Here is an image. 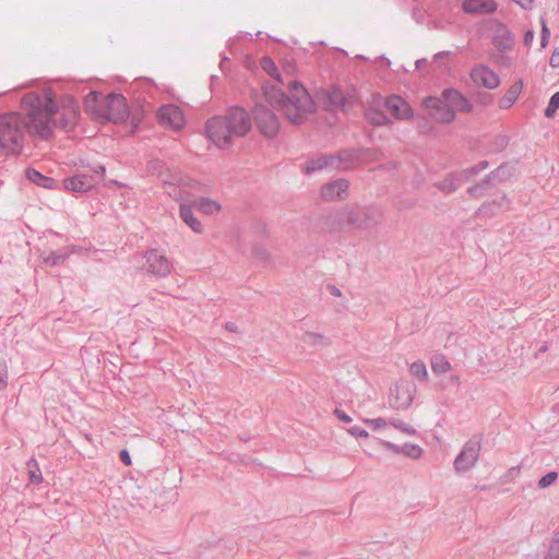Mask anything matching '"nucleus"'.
<instances>
[{
  "mask_svg": "<svg viewBox=\"0 0 559 559\" xmlns=\"http://www.w3.org/2000/svg\"><path fill=\"white\" fill-rule=\"evenodd\" d=\"M288 90L289 98L275 84L265 83L262 86L263 97L267 104L283 110L292 123H302L313 112L314 103L307 90L298 82H292L288 85Z\"/></svg>",
  "mask_w": 559,
  "mask_h": 559,
  "instance_id": "nucleus-2",
  "label": "nucleus"
},
{
  "mask_svg": "<svg viewBox=\"0 0 559 559\" xmlns=\"http://www.w3.org/2000/svg\"><path fill=\"white\" fill-rule=\"evenodd\" d=\"M7 368L5 366L0 367V390L7 385Z\"/></svg>",
  "mask_w": 559,
  "mask_h": 559,
  "instance_id": "nucleus-40",
  "label": "nucleus"
},
{
  "mask_svg": "<svg viewBox=\"0 0 559 559\" xmlns=\"http://www.w3.org/2000/svg\"><path fill=\"white\" fill-rule=\"evenodd\" d=\"M384 103L386 111L395 119H407L413 115L411 106L400 96L393 95L384 98Z\"/></svg>",
  "mask_w": 559,
  "mask_h": 559,
  "instance_id": "nucleus-15",
  "label": "nucleus"
},
{
  "mask_svg": "<svg viewBox=\"0 0 559 559\" xmlns=\"http://www.w3.org/2000/svg\"><path fill=\"white\" fill-rule=\"evenodd\" d=\"M27 177L36 185L47 189H56L58 186V182L55 179L45 177L36 170H28Z\"/></svg>",
  "mask_w": 559,
  "mask_h": 559,
  "instance_id": "nucleus-23",
  "label": "nucleus"
},
{
  "mask_svg": "<svg viewBox=\"0 0 559 559\" xmlns=\"http://www.w3.org/2000/svg\"><path fill=\"white\" fill-rule=\"evenodd\" d=\"M23 114L11 111L0 115V148L8 154L22 152L25 134L48 139L52 133V115L56 111L52 92H31L21 99Z\"/></svg>",
  "mask_w": 559,
  "mask_h": 559,
  "instance_id": "nucleus-1",
  "label": "nucleus"
},
{
  "mask_svg": "<svg viewBox=\"0 0 559 559\" xmlns=\"http://www.w3.org/2000/svg\"><path fill=\"white\" fill-rule=\"evenodd\" d=\"M143 270L157 278L168 276L173 271V263L165 252L151 249L144 254Z\"/></svg>",
  "mask_w": 559,
  "mask_h": 559,
  "instance_id": "nucleus-7",
  "label": "nucleus"
},
{
  "mask_svg": "<svg viewBox=\"0 0 559 559\" xmlns=\"http://www.w3.org/2000/svg\"><path fill=\"white\" fill-rule=\"evenodd\" d=\"M52 96L53 103L57 107L56 111L52 115V129L56 124V115H60V123L63 127H73L78 122L80 116V110L76 102L71 96L62 97L60 100H57L56 95L53 93Z\"/></svg>",
  "mask_w": 559,
  "mask_h": 559,
  "instance_id": "nucleus-9",
  "label": "nucleus"
},
{
  "mask_svg": "<svg viewBox=\"0 0 559 559\" xmlns=\"http://www.w3.org/2000/svg\"><path fill=\"white\" fill-rule=\"evenodd\" d=\"M194 206L204 215H217L222 211V204L217 200L210 198L198 199Z\"/></svg>",
  "mask_w": 559,
  "mask_h": 559,
  "instance_id": "nucleus-21",
  "label": "nucleus"
},
{
  "mask_svg": "<svg viewBox=\"0 0 559 559\" xmlns=\"http://www.w3.org/2000/svg\"><path fill=\"white\" fill-rule=\"evenodd\" d=\"M333 163L332 157H320L317 160H313L308 166L307 170H314V169H321L324 167L330 166Z\"/></svg>",
  "mask_w": 559,
  "mask_h": 559,
  "instance_id": "nucleus-30",
  "label": "nucleus"
},
{
  "mask_svg": "<svg viewBox=\"0 0 559 559\" xmlns=\"http://www.w3.org/2000/svg\"><path fill=\"white\" fill-rule=\"evenodd\" d=\"M423 106L428 115L440 123L454 121L456 112H469L471 102L459 91L444 90L440 96H428L423 99Z\"/></svg>",
  "mask_w": 559,
  "mask_h": 559,
  "instance_id": "nucleus-5",
  "label": "nucleus"
},
{
  "mask_svg": "<svg viewBox=\"0 0 559 559\" xmlns=\"http://www.w3.org/2000/svg\"><path fill=\"white\" fill-rule=\"evenodd\" d=\"M383 109H385L384 98L372 95L365 110V117L371 124L385 126L390 119Z\"/></svg>",
  "mask_w": 559,
  "mask_h": 559,
  "instance_id": "nucleus-12",
  "label": "nucleus"
},
{
  "mask_svg": "<svg viewBox=\"0 0 559 559\" xmlns=\"http://www.w3.org/2000/svg\"><path fill=\"white\" fill-rule=\"evenodd\" d=\"M120 460L127 465L130 466L132 464L130 455L127 450H122L120 452Z\"/></svg>",
  "mask_w": 559,
  "mask_h": 559,
  "instance_id": "nucleus-42",
  "label": "nucleus"
},
{
  "mask_svg": "<svg viewBox=\"0 0 559 559\" xmlns=\"http://www.w3.org/2000/svg\"><path fill=\"white\" fill-rule=\"evenodd\" d=\"M105 167L98 166L92 173L79 174L63 180V187L71 192H86L104 177Z\"/></svg>",
  "mask_w": 559,
  "mask_h": 559,
  "instance_id": "nucleus-8",
  "label": "nucleus"
},
{
  "mask_svg": "<svg viewBox=\"0 0 559 559\" xmlns=\"http://www.w3.org/2000/svg\"><path fill=\"white\" fill-rule=\"evenodd\" d=\"M404 452L414 459H417L421 455V449L417 445H405Z\"/></svg>",
  "mask_w": 559,
  "mask_h": 559,
  "instance_id": "nucleus-34",
  "label": "nucleus"
},
{
  "mask_svg": "<svg viewBox=\"0 0 559 559\" xmlns=\"http://www.w3.org/2000/svg\"><path fill=\"white\" fill-rule=\"evenodd\" d=\"M179 217L195 233L203 234L204 226L201 221L193 214L192 209L185 204L180 203L179 205Z\"/></svg>",
  "mask_w": 559,
  "mask_h": 559,
  "instance_id": "nucleus-20",
  "label": "nucleus"
},
{
  "mask_svg": "<svg viewBox=\"0 0 559 559\" xmlns=\"http://www.w3.org/2000/svg\"><path fill=\"white\" fill-rule=\"evenodd\" d=\"M334 414L343 423H347L348 424V423L352 421V418L345 412H343L341 409H335Z\"/></svg>",
  "mask_w": 559,
  "mask_h": 559,
  "instance_id": "nucleus-38",
  "label": "nucleus"
},
{
  "mask_svg": "<svg viewBox=\"0 0 559 559\" xmlns=\"http://www.w3.org/2000/svg\"><path fill=\"white\" fill-rule=\"evenodd\" d=\"M167 193L173 197L175 200H183L185 197H183V193H182V190H176V189H173V190H168Z\"/></svg>",
  "mask_w": 559,
  "mask_h": 559,
  "instance_id": "nucleus-41",
  "label": "nucleus"
},
{
  "mask_svg": "<svg viewBox=\"0 0 559 559\" xmlns=\"http://www.w3.org/2000/svg\"><path fill=\"white\" fill-rule=\"evenodd\" d=\"M462 8L466 13L485 14L497 10L493 0H464Z\"/></svg>",
  "mask_w": 559,
  "mask_h": 559,
  "instance_id": "nucleus-18",
  "label": "nucleus"
},
{
  "mask_svg": "<svg viewBox=\"0 0 559 559\" xmlns=\"http://www.w3.org/2000/svg\"><path fill=\"white\" fill-rule=\"evenodd\" d=\"M260 66L263 69V71L267 73L271 78L281 82L280 71L272 58L267 56L262 57L260 60Z\"/></svg>",
  "mask_w": 559,
  "mask_h": 559,
  "instance_id": "nucleus-24",
  "label": "nucleus"
},
{
  "mask_svg": "<svg viewBox=\"0 0 559 559\" xmlns=\"http://www.w3.org/2000/svg\"><path fill=\"white\" fill-rule=\"evenodd\" d=\"M160 180L164 183V186L169 187L178 186L183 188L186 186H189L187 180H185V178H182L179 175H160Z\"/></svg>",
  "mask_w": 559,
  "mask_h": 559,
  "instance_id": "nucleus-27",
  "label": "nucleus"
},
{
  "mask_svg": "<svg viewBox=\"0 0 559 559\" xmlns=\"http://www.w3.org/2000/svg\"><path fill=\"white\" fill-rule=\"evenodd\" d=\"M347 431L352 436L362 437V438H367L368 437V432L365 429H362L360 427H357V426L349 428Z\"/></svg>",
  "mask_w": 559,
  "mask_h": 559,
  "instance_id": "nucleus-35",
  "label": "nucleus"
},
{
  "mask_svg": "<svg viewBox=\"0 0 559 559\" xmlns=\"http://www.w3.org/2000/svg\"><path fill=\"white\" fill-rule=\"evenodd\" d=\"M253 116L255 123L263 135L273 138L277 134L280 130V121L277 117L264 105H258L253 111Z\"/></svg>",
  "mask_w": 559,
  "mask_h": 559,
  "instance_id": "nucleus-10",
  "label": "nucleus"
},
{
  "mask_svg": "<svg viewBox=\"0 0 559 559\" xmlns=\"http://www.w3.org/2000/svg\"><path fill=\"white\" fill-rule=\"evenodd\" d=\"M356 96V91L354 88L343 91L340 87H331L326 93V98L331 109L345 110L348 105L355 102Z\"/></svg>",
  "mask_w": 559,
  "mask_h": 559,
  "instance_id": "nucleus-13",
  "label": "nucleus"
},
{
  "mask_svg": "<svg viewBox=\"0 0 559 559\" xmlns=\"http://www.w3.org/2000/svg\"><path fill=\"white\" fill-rule=\"evenodd\" d=\"M452 190H455V186H454V183L451 181V185L449 186L448 191L450 192V191H452Z\"/></svg>",
  "mask_w": 559,
  "mask_h": 559,
  "instance_id": "nucleus-46",
  "label": "nucleus"
},
{
  "mask_svg": "<svg viewBox=\"0 0 559 559\" xmlns=\"http://www.w3.org/2000/svg\"><path fill=\"white\" fill-rule=\"evenodd\" d=\"M534 40V32L533 31H527L524 35V44L526 46L531 45Z\"/></svg>",
  "mask_w": 559,
  "mask_h": 559,
  "instance_id": "nucleus-43",
  "label": "nucleus"
},
{
  "mask_svg": "<svg viewBox=\"0 0 559 559\" xmlns=\"http://www.w3.org/2000/svg\"><path fill=\"white\" fill-rule=\"evenodd\" d=\"M478 454L479 444L477 442H467L455 460V468L462 472L469 469L478 460Z\"/></svg>",
  "mask_w": 559,
  "mask_h": 559,
  "instance_id": "nucleus-14",
  "label": "nucleus"
},
{
  "mask_svg": "<svg viewBox=\"0 0 559 559\" xmlns=\"http://www.w3.org/2000/svg\"><path fill=\"white\" fill-rule=\"evenodd\" d=\"M550 37V31L544 20H542V47L545 48L548 45Z\"/></svg>",
  "mask_w": 559,
  "mask_h": 559,
  "instance_id": "nucleus-32",
  "label": "nucleus"
},
{
  "mask_svg": "<svg viewBox=\"0 0 559 559\" xmlns=\"http://www.w3.org/2000/svg\"><path fill=\"white\" fill-rule=\"evenodd\" d=\"M305 342L309 345H328L329 341L328 338L316 332H308L305 334Z\"/></svg>",
  "mask_w": 559,
  "mask_h": 559,
  "instance_id": "nucleus-28",
  "label": "nucleus"
},
{
  "mask_svg": "<svg viewBox=\"0 0 559 559\" xmlns=\"http://www.w3.org/2000/svg\"><path fill=\"white\" fill-rule=\"evenodd\" d=\"M251 129L249 114L242 108H233L224 116L213 117L206 123V133L219 148L229 147L234 140L245 136Z\"/></svg>",
  "mask_w": 559,
  "mask_h": 559,
  "instance_id": "nucleus-3",
  "label": "nucleus"
},
{
  "mask_svg": "<svg viewBox=\"0 0 559 559\" xmlns=\"http://www.w3.org/2000/svg\"><path fill=\"white\" fill-rule=\"evenodd\" d=\"M334 294H335L336 296H340V295H341L338 290H334Z\"/></svg>",
  "mask_w": 559,
  "mask_h": 559,
  "instance_id": "nucleus-48",
  "label": "nucleus"
},
{
  "mask_svg": "<svg viewBox=\"0 0 559 559\" xmlns=\"http://www.w3.org/2000/svg\"><path fill=\"white\" fill-rule=\"evenodd\" d=\"M559 108V92L555 93L548 103V106L545 110V116L548 118L554 117L557 109Z\"/></svg>",
  "mask_w": 559,
  "mask_h": 559,
  "instance_id": "nucleus-29",
  "label": "nucleus"
},
{
  "mask_svg": "<svg viewBox=\"0 0 559 559\" xmlns=\"http://www.w3.org/2000/svg\"><path fill=\"white\" fill-rule=\"evenodd\" d=\"M471 79L478 87L496 90L501 81L499 75L487 66H477L471 71Z\"/></svg>",
  "mask_w": 559,
  "mask_h": 559,
  "instance_id": "nucleus-11",
  "label": "nucleus"
},
{
  "mask_svg": "<svg viewBox=\"0 0 559 559\" xmlns=\"http://www.w3.org/2000/svg\"><path fill=\"white\" fill-rule=\"evenodd\" d=\"M334 294H335L336 296H340V295H341L338 290H334Z\"/></svg>",
  "mask_w": 559,
  "mask_h": 559,
  "instance_id": "nucleus-47",
  "label": "nucleus"
},
{
  "mask_svg": "<svg viewBox=\"0 0 559 559\" xmlns=\"http://www.w3.org/2000/svg\"><path fill=\"white\" fill-rule=\"evenodd\" d=\"M549 64L552 68H558L559 67V46L554 49V51H552V53L550 56Z\"/></svg>",
  "mask_w": 559,
  "mask_h": 559,
  "instance_id": "nucleus-37",
  "label": "nucleus"
},
{
  "mask_svg": "<svg viewBox=\"0 0 559 559\" xmlns=\"http://www.w3.org/2000/svg\"><path fill=\"white\" fill-rule=\"evenodd\" d=\"M29 481L33 484H36V485H38L43 481V476H41L40 469L38 468V466L36 464H35V469L29 471Z\"/></svg>",
  "mask_w": 559,
  "mask_h": 559,
  "instance_id": "nucleus-33",
  "label": "nucleus"
},
{
  "mask_svg": "<svg viewBox=\"0 0 559 559\" xmlns=\"http://www.w3.org/2000/svg\"><path fill=\"white\" fill-rule=\"evenodd\" d=\"M84 109L93 119L100 122L120 123L130 115L127 99L120 94L103 96L91 92L84 99Z\"/></svg>",
  "mask_w": 559,
  "mask_h": 559,
  "instance_id": "nucleus-4",
  "label": "nucleus"
},
{
  "mask_svg": "<svg viewBox=\"0 0 559 559\" xmlns=\"http://www.w3.org/2000/svg\"><path fill=\"white\" fill-rule=\"evenodd\" d=\"M449 379H450V381L452 382L453 385L459 386L460 383H461V378H460L459 374H451Z\"/></svg>",
  "mask_w": 559,
  "mask_h": 559,
  "instance_id": "nucleus-44",
  "label": "nucleus"
},
{
  "mask_svg": "<svg viewBox=\"0 0 559 559\" xmlns=\"http://www.w3.org/2000/svg\"><path fill=\"white\" fill-rule=\"evenodd\" d=\"M413 393L406 383H396L390 393V403L396 408H403L411 405Z\"/></svg>",
  "mask_w": 559,
  "mask_h": 559,
  "instance_id": "nucleus-16",
  "label": "nucleus"
},
{
  "mask_svg": "<svg viewBox=\"0 0 559 559\" xmlns=\"http://www.w3.org/2000/svg\"><path fill=\"white\" fill-rule=\"evenodd\" d=\"M411 374L419 381H426L428 378V370L423 360H416L409 364Z\"/></svg>",
  "mask_w": 559,
  "mask_h": 559,
  "instance_id": "nucleus-25",
  "label": "nucleus"
},
{
  "mask_svg": "<svg viewBox=\"0 0 559 559\" xmlns=\"http://www.w3.org/2000/svg\"><path fill=\"white\" fill-rule=\"evenodd\" d=\"M558 477V474L556 472H549L548 474H546L545 476H543L539 481H538V486L539 488H546L548 487L549 485H551L552 483H555V480L557 479Z\"/></svg>",
  "mask_w": 559,
  "mask_h": 559,
  "instance_id": "nucleus-31",
  "label": "nucleus"
},
{
  "mask_svg": "<svg viewBox=\"0 0 559 559\" xmlns=\"http://www.w3.org/2000/svg\"><path fill=\"white\" fill-rule=\"evenodd\" d=\"M347 189L348 183L345 180H337L323 186L321 189V197L328 201L337 200L342 198Z\"/></svg>",
  "mask_w": 559,
  "mask_h": 559,
  "instance_id": "nucleus-19",
  "label": "nucleus"
},
{
  "mask_svg": "<svg viewBox=\"0 0 559 559\" xmlns=\"http://www.w3.org/2000/svg\"><path fill=\"white\" fill-rule=\"evenodd\" d=\"M524 88V83L522 80H516L513 84L509 86V88L504 92L502 97L498 102V106L500 109H509L511 108L522 94Z\"/></svg>",
  "mask_w": 559,
  "mask_h": 559,
  "instance_id": "nucleus-17",
  "label": "nucleus"
},
{
  "mask_svg": "<svg viewBox=\"0 0 559 559\" xmlns=\"http://www.w3.org/2000/svg\"><path fill=\"white\" fill-rule=\"evenodd\" d=\"M431 370L436 376L448 373L452 370L451 362L444 355L437 354L430 359Z\"/></svg>",
  "mask_w": 559,
  "mask_h": 559,
  "instance_id": "nucleus-22",
  "label": "nucleus"
},
{
  "mask_svg": "<svg viewBox=\"0 0 559 559\" xmlns=\"http://www.w3.org/2000/svg\"><path fill=\"white\" fill-rule=\"evenodd\" d=\"M513 45H514V40L509 32H504L500 36L496 37V39H495V46L500 51L510 50Z\"/></svg>",
  "mask_w": 559,
  "mask_h": 559,
  "instance_id": "nucleus-26",
  "label": "nucleus"
},
{
  "mask_svg": "<svg viewBox=\"0 0 559 559\" xmlns=\"http://www.w3.org/2000/svg\"><path fill=\"white\" fill-rule=\"evenodd\" d=\"M140 121H141V117H133L131 120L133 127H136Z\"/></svg>",
  "mask_w": 559,
  "mask_h": 559,
  "instance_id": "nucleus-45",
  "label": "nucleus"
},
{
  "mask_svg": "<svg viewBox=\"0 0 559 559\" xmlns=\"http://www.w3.org/2000/svg\"><path fill=\"white\" fill-rule=\"evenodd\" d=\"M157 123L169 131H181L187 124V117L183 109L175 104H164L155 114Z\"/></svg>",
  "mask_w": 559,
  "mask_h": 559,
  "instance_id": "nucleus-6",
  "label": "nucleus"
},
{
  "mask_svg": "<svg viewBox=\"0 0 559 559\" xmlns=\"http://www.w3.org/2000/svg\"><path fill=\"white\" fill-rule=\"evenodd\" d=\"M366 423L372 427L373 429H382L385 427V421L381 418H377V419H369V420H366Z\"/></svg>",
  "mask_w": 559,
  "mask_h": 559,
  "instance_id": "nucleus-36",
  "label": "nucleus"
},
{
  "mask_svg": "<svg viewBox=\"0 0 559 559\" xmlns=\"http://www.w3.org/2000/svg\"><path fill=\"white\" fill-rule=\"evenodd\" d=\"M513 1L525 10H531L534 4V0H513Z\"/></svg>",
  "mask_w": 559,
  "mask_h": 559,
  "instance_id": "nucleus-39",
  "label": "nucleus"
}]
</instances>
